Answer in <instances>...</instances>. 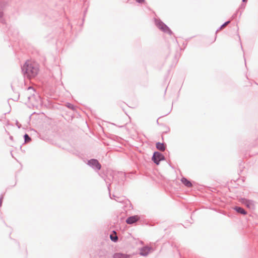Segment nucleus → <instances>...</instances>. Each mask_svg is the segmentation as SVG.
<instances>
[{
	"instance_id": "f257e3e1",
	"label": "nucleus",
	"mask_w": 258,
	"mask_h": 258,
	"mask_svg": "<svg viewBox=\"0 0 258 258\" xmlns=\"http://www.w3.org/2000/svg\"><path fill=\"white\" fill-rule=\"evenodd\" d=\"M23 71L28 78H33L38 74V64L34 61L27 60L23 66Z\"/></svg>"
},
{
	"instance_id": "f03ea898",
	"label": "nucleus",
	"mask_w": 258,
	"mask_h": 258,
	"mask_svg": "<svg viewBox=\"0 0 258 258\" xmlns=\"http://www.w3.org/2000/svg\"><path fill=\"white\" fill-rule=\"evenodd\" d=\"M164 160V156L161 153L157 152L154 153V155L152 157V160L157 165L159 164L160 161Z\"/></svg>"
},
{
	"instance_id": "7ed1b4c3",
	"label": "nucleus",
	"mask_w": 258,
	"mask_h": 258,
	"mask_svg": "<svg viewBox=\"0 0 258 258\" xmlns=\"http://www.w3.org/2000/svg\"><path fill=\"white\" fill-rule=\"evenodd\" d=\"M156 24L157 26L161 30L165 32L169 33V34H171V30L166 26L163 23L160 21H156Z\"/></svg>"
},
{
	"instance_id": "20e7f679",
	"label": "nucleus",
	"mask_w": 258,
	"mask_h": 258,
	"mask_svg": "<svg viewBox=\"0 0 258 258\" xmlns=\"http://www.w3.org/2000/svg\"><path fill=\"white\" fill-rule=\"evenodd\" d=\"M241 202L248 208L253 209L254 208V203L252 201L243 199H241Z\"/></svg>"
},
{
	"instance_id": "39448f33",
	"label": "nucleus",
	"mask_w": 258,
	"mask_h": 258,
	"mask_svg": "<svg viewBox=\"0 0 258 258\" xmlns=\"http://www.w3.org/2000/svg\"><path fill=\"white\" fill-rule=\"evenodd\" d=\"M139 219V218L138 216H134L128 218L126 219V222L128 224H132L138 221Z\"/></svg>"
},
{
	"instance_id": "423d86ee",
	"label": "nucleus",
	"mask_w": 258,
	"mask_h": 258,
	"mask_svg": "<svg viewBox=\"0 0 258 258\" xmlns=\"http://www.w3.org/2000/svg\"><path fill=\"white\" fill-rule=\"evenodd\" d=\"M89 163L90 165L96 168L97 169H100L101 168V165H100L98 161L96 160H91L89 162Z\"/></svg>"
},
{
	"instance_id": "0eeeda50",
	"label": "nucleus",
	"mask_w": 258,
	"mask_h": 258,
	"mask_svg": "<svg viewBox=\"0 0 258 258\" xmlns=\"http://www.w3.org/2000/svg\"><path fill=\"white\" fill-rule=\"evenodd\" d=\"M181 181L184 185L188 187L192 186V183L191 182L184 177H182L181 178Z\"/></svg>"
},
{
	"instance_id": "6e6552de",
	"label": "nucleus",
	"mask_w": 258,
	"mask_h": 258,
	"mask_svg": "<svg viewBox=\"0 0 258 258\" xmlns=\"http://www.w3.org/2000/svg\"><path fill=\"white\" fill-rule=\"evenodd\" d=\"M151 251V249L149 247H145L141 249L140 254L142 255H146Z\"/></svg>"
},
{
	"instance_id": "1a4fd4ad",
	"label": "nucleus",
	"mask_w": 258,
	"mask_h": 258,
	"mask_svg": "<svg viewBox=\"0 0 258 258\" xmlns=\"http://www.w3.org/2000/svg\"><path fill=\"white\" fill-rule=\"evenodd\" d=\"M156 148L161 151H164L165 149L164 144L159 142L156 144Z\"/></svg>"
},
{
	"instance_id": "9d476101",
	"label": "nucleus",
	"mask_w": 258,
	"mask_h": 258,
	"mask_svg": "<svg viewBox=\"0 0 258 258\" xmlns=\"http://www.w3.org/2000/svg\"><path fill=\"white\" fill-rule=\"evenodd\" d=\"M127 255L120 253H115L113 256V258H127Z\"/></svg>"
},
{
	"instance_id": "9b49d317",
	"label": "nucleus",
	"mask_w": 258,
	"mask_h": 258,
	"mask_svg": "<svg viewBox=\"0 0 258 258\" xmlns=\"http://www.w3.org/2000/svg\"><path fill=\"white\" fill-rule=\"evenodd\" d=\"M234 210H235L237 212L240 213L243 215H246V212L242 208L240 207H236L234 208Z\"/></svg>"
},
{
	"instance_id": "f8f14e48",
	"label": "nucleus",
	"mask_w": 258,
	"mask_h": 258,
	"mask_svg": "<svg viewBox=\"0 0 258 258\" xmlns=\"http://www.w3.org/2000/svg\"><path fill=\"white\" fill-rule=\"evenodd\" d=\"M113 233H114L113 234H111L110 235V238L112 241L116 242L118 239V237L116 236V232L115 231H113Z\"/></svg>"
},
{
	"instance_id": "ddd939ff",
	"label": "nucleus",
	"mask_w": 258,
	"mask_h": 258,
	"mask_svg": "<svg viewBox=\"0 0 258 258\" xmlns=\"http://www.w3.org/2000/svg\"><path fill=\"white\" fill-rule=\"evenodd\" d=\"M25 142H29L31 141V138L29 137L27 134H25L24 136Z\"/></svg>"
},
{
	"instance_id": "4468645a",
	"label": "nucleus",
	"mask_w": 258,
	"mask_h": 258,
	"mask_svg": "<svg viewBox=\"0 0 258 258\" xmlns=\"http://www.w3.org/2000/svg\"><path fill=\"white\" fill-rule=\"evenodd\" d=\"M229 22H230L229 21H228V22H226V23H225L223 25H222L221 28H224L228 24H229Z\"/></svg>"
},
{
	"instance_id": "2eb2a0df",
	"label": "nucleus",
	"mask_w": 258,
	"mask_h": 258,
	"mask_svg": "<svg viewBox=\"0 0 258 258\" xmlns=\"http://www.w3.org/2000/svg\"><path fill=\"white\" fill-rule=\"evenodd\" d=\"M137 2L140 3H142L144 2V0H136Z\"/></svg>"
},
{
	"instance_id": "dca6fc26",
	"label": "nucleus",
	"mask_w": 258,
	"mask_h": 258,
	"mask_svg": "<svg viewBox=\"0 0 258 258\" xmlns=\"http://www.w3.org/2000/svg\"><path fill=\"white\" fill-rule=\"evenodd\" d=\"M1 204H2V200H0V206H1Z\"/></svg>"
},
{
	"instance_id": "f3484780",
	"label": "nucleus",
	"mask_w": 258,
	"mask_h": 258,
	"mask_svg": "<svg viewBox=\"0 0 258 258\" xmlns=\"http://www.w3.org/2000/svg\"><path fill=\"white\" fill-rule=\"evenodd\" d=\"M246 1H247V0H243V2H246Z\"/></svg>"
}]
</instances>
